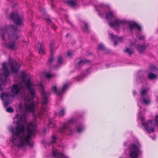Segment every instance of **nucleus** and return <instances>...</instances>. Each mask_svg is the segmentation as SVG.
Here are the masks:
<instances>
[{
    "label": "nucleus",
    "instance_id": "1",
    "mask_svg": "<svg viewBox=\"0 0 158 158\" xmlns=\"http://www.w3.org/2000/svg\"><path fill=\"white\" fill-rule=\"evenodd\" d=\"M21 81L19 84L13 85L11 88L10 92H2L1 95L2 100L4 101L5 107L10 103L11 97H15L21 94L23 97L24 103L20 104L19 108L20 111V114H17L13 118V123H16V127H10V131L12 133L11 139L14 145L19 147L29 145L32 146L31 143V136L36 131V121L30 122L27 123V128L25 125L27 122V116L30 112L33 113V115L35 118H41L44 113L48 111L47 106L48 103V94L45 92L42 83H40V89L42 94V108L39 111L34 113L35 110V103L34 99L35 96L36 89L34 85L28 78L26 74L22 73L20 75Z\"/></svg>",
    "mask_w": 158,
    "mask_h": 158
},
{
    "label": "nucleus",
    "instance_id": "2",
    "mask_svg": "<svg viewBox=\"0 0 158 158\" xmlns=\"http://www.w3.org/2000/svg\"><path fill=\"white\" fill-rule=\"evenodd\" d=\"M18 33L19 30L17 26L14 25H6L1 28L0 35L2 40L5 41L6 39L8 37L10 40L8 43L5 42L6 47L12 50L16 49L15 41L20 37Z\"/></svg>",
    "mask_w": 158,
    "mask_h": 158
},
{
    "label": "nucleus",
    "instance_id": "3",
    "mask_svg": "<svg viewBox=\"0 0 158 158\" xmlns=\"http://www.w3.org/2000/svg\"><path fill=\"white\" fill-rule=\"evenodd\" d=\"M9 63L8 65L6 63L2 64V70L4 71L2 74H0V90H3L2 86L6 85L7 82L9 83L10 80L8 76L10 74L8 67L10 71L13 73H17L20 67V64L16 61L15 60L10 57L8 59Z\"/></svg>",
    "mask_w": 158,
    "mask_h": 158
},
{
    "label": "nucleus",
    "instance_id": "4",
    "mask_svg": "<svg viewBox=\"0 0 158 158\" xmlns=\"http://www.w3.org/2000/svg\"><path fill=\"white\" fill-rule=\"evenodd\" d=\"M105 18L107 20L115 19L114 21H111L109 22V25L111 27H119L120 25L127 24L128 25L129 29L131 32L133 30L136 29L139 31L141 30L140 26L137 23L133 21H127L126 20L117 19L112 12H108L106 13Z\"/></svg>",
    "mask_w": 158,
    "mask_h": 158
},
{
    "label": "nucleus",
    "instance_id": "5",
    "mask_svg": "<svg viewBox=\"0 0 158 158\" xmlns=\"http://www.w3.org/2000/svg\"><path fill=\"white\" fill-rule=\"evenodd\" d=\"M140 145L139 142L137 141L136 144H131L129 148V158H139L140 154L139 147Z\"/></svg>",
    "mask_w": 158,
    "mask_h": 158
},
{
    "label": "nucleus",
    "instance_id": "6",
    "mask_svg": "<svg viewBox=\"0 0 158 158\" xmlns=\"http://www.w3.org/2000/svg\"><path fill=\"white\" fill-rule=\"evenodd\" d=\"M75 122V119L72 118L69 121L65 122L62 127L59 130V131L61 133H66L68 135H70L73 133V131L70 128L71 125Z\"/></svg>",
    "mask_w": 158,
    "mask_h": 158
},
{
    "label": "nucleus",
    "instance_id": "7",
    "mask_svg": "<svg viewBox=\"0 0 158 158\" xmlns=\"http://www.w3.org/2000/svg\"><path fill=\"white\" fill-rule=\"evenodd\" d=\"M147 90L144 88L141 89L140 92L141 98L139 101L143 104L147 105L150 103V99L147 94Z\"/></svg>",
    "mask_w": 158,
    "mask_h": 158
},
{
    "label": "nucleus",
    "instance_id": "8",
    "mask_svg": "<svg viewBox=\"0 0 158 158\" xmlns=\"http://www.w3.org/2000/svg\"><path fill=\"white\" fill-rule=\"evenodd\" d=\"M10 18L17 25H20L22 23V18L19 15L17 12L12 13L10 15Z\"/></svg>",
    "mask_w": 158,
    "mask_h": 158
},
{
    "label": "nucleus",
    "instance_id": "9",
    "mask_svg": "<svg viewBox=\"0 0 158 158\" xmlns=\"http://www.w3.org/2000/svg\"><path fill=\"white\" fill-rule=\"evenodd\" d=\"M52 155L54 157L57 158H69L66 155L54 148V146H53Z\"/></svg>",
    "mask_w": 158,
    "mask_h": 158
},
{
    "label": "nucleus",
    "instance_id": "10",
    "mask_svg": "<svg viewBox=\"0 0 158 158\" xmlns=\"http://www.w3.org/2000/svg\"><path fill=\"white\" fill-rule=\"evenodd\" d=\"M68 83H66L64 85L61 89H57L56 86H54L52 88V90L53 92L58 95H60L65 91L66 89L68 88Z\"/></svg>",
    "mask_w": 158,
    "mask_h": 158
},
{
    "label": "nucleus",
    "instance_id": "11",
    "mask_svg": "<svg viewBox=\"0 0 158 158\" xmlns=\"http://www.w3.org/2000/svg\"><path fill=\"white\" fill-rule=\"evenodd\" d=\"M54 46V43L53 42H51L50 44V53L52 56L48 60V65H50L53 61L54 59L53 55L54 51V49L53 48Z\"/></svg>",
    "mask_w": 158,
    "mask_h": 158
},
{
    "label": "nucleus",
    "instance_id": "12",
    "mask_svg": "<svg viewBox=\"0 0 158 158\" xmlns=\"http://www.w3.org/2000/svg\"><path fill=\"white\" fill-rule=\"evenodd\" d=\"M109 35L110 36V38L113 40L114 42V44L115 46L117 44L118 41H122V38H118V36L114 35L113 33H109Z\"/></svg>",
    "mask_w": 158,
    "mask_h": 158
},
{
    "label": "nucleus",
    "instance_id": "13",
    "mask_svg": "<svg viewBox=\"0 0 158 158\" xmlns=\"http://www.w3.org/2000/svg\"><path fill=\"white\" fill-rule=\"evenodd\" d=\"M39 53L41 55H43L45 54V51L43 44H40L39 47Z\"/></svg>",
    "mask_w": 158,
    "mask_h": 158
},
{
    "label": "nucleus",
    "instance_id": "14",
    "mask_svg": "<svg viewBox=\"0 0 158 158\" xmlns=\"http://www.w3.org/2000/svg\"><path fill=\"white\" fill-rule=\"evenodd\" d=\"M68 4L71 7H73L76 6L77 5V2L75 0H70L67 2Z\"/></svg>",
    "mask_w": 158,
    "mask_h": 158
},
{
    "label": "nucleus",
    "instance_id": "15",
    "mask_svg": "<svg viewBox=\"0 0 158 158\" xmlns=\"http://www.w3.org/2000/svg\"><path fill=\"white\" fill-rule=\"evenodd\" d=\"M124 52L129 55H131L133 52V50L131 48H127L124 50Z\"/></svg>",
    "mask_w": 158,
    "mask_h": 158
},
{
    "label": "nucleus",
    "instance_id": "16",
    "mask_svg": "<svg viewBox=\"0 0 158 158\" xmlns=\"http://www.w3.org/2000/svg\"><path fill=\"white\" fill-rule=\"evenodd\" d=\"M148 78L150 80H152L156 78V76L154 73L151 72L148 73L147 76Z\"/></svg>",
    "mask_w": 158,
    "mask_h": 158
},
{
    "label": "nucleus",
    "instance_id": "17",
    "mask_svg": "<svg viewBox=\"0 0 158 158\" xmlns=\"http://www.w3.org/2000/svg\"><path fill=\"white\" fill-rule=\"evenodd\" d=\"M146 46L145 45H139L138 47V49L139 52L142 53L145 49Z\"/></svg>",
    "mask_w": 158,
    "mask_h": 158
},
{
    "label": "nucleus",
    "instance_id": "18",
    "mask_svg": "<svg viewBox=\"0 0 158 158\" xmlns=\"http://www.w3.org/2000/svg\"><path fill=\"white\" fill-rule=\"evenodd\" d=\"M89 62V60H81L78 63L77 66L78 67H80L82 65L86 63H88Z\"/></svg>",
    "mask_w": 158,
    "mask_h": 158
},
{
    "label": "nucleus",
    "instance_id": "19",
    "mask_svg": "<svg viewBox=\"0 0 158 158\" xmlns=\"http://www.w3.org/2000/svg\"><path fill=\"white\" fill-rule=\"evenodd\" d=\"M46 21L47 23H49L51 25L52 27L55 30H56V27L55 26L53 23L52 22L51 20L49 18L47 19H46Z\"/></svg>",
    "mask_w": 158,
    "mask_h": 158
},
{
    "label": "nucleus",
    "instance_id": "20",
    "mask_svg": "<svg viewBox=\"0 0 158 158\" xmlns=\"http://www.w3.org/2000/svg\"><path fill=\"white\" fill-rule=\"evenodd\" d=\"M63 58L61 56H60L58 58V60L57 62V66L55 67V68L57 69L58 68V66L61 64L62 63Z\"/></svg>",
    "mask_w": 158,
    "mask_h": 158
},
{
    "label": "nucleus",
    "instance_id": "21",
    "mask_svg": "<svg viewBox=\"0 0 158 158\" xmlns=\"http://www.w3.org/2000/svg\"><path fill=\"white\" fill-rule=\"evenodd\" d=\"M84 127L82 125L80 124L77 127V132L78 133H81L83 130Z\"/></svg>",
    "mask_w": 158,
    "mask_h": 158
},
{
    "label": "nucleus",
    "instance_id": "22",
    "mask_svg": "<svg viewBox=\"0 0 158 158\" xmlns=\"http://www.w3.org/2000/svg\"><path fill=\"white\" fill-rule=\"evenodd\" d=\"M83 25L84 26V27L83 28V31L86 32H88L89 31V28L88 24L85 23H84Z\"/></svg>",
    "mask_w": 158,
    "mask_h": 158
},
{
    "label": "nucleus",
    "instance_id": "23",
    "mask_svg": "<svg viewBox=\"0 0 158 158\" xmlns=\"http://www.w3.org/2000/svg\"><path fill=\"white\" fill-rule=\"evenodd\" d=\"M149 69L150 70L153 71H155L157 70V68L153 64H151L149 66Z\"/></svg>",
    "mask_w": 158,
    "mask_h": 158
},
{
    "label": "nucleus",
    "instance_id": "24",
    "mask_svg": "<svg viewBox=\"0 0 158 158\" xmlns=\"http://www.w3.org/2000/svg\"><path fill=\"white\" fill-rule=\"evenodd\" d=\"M55 126V123H53L51 120H50L49 122V124L48 125V127L49 128L54 127Z\"/></svg>",
    "mask_w": 158,
    "mask_h": 158
},
{
    "label": "nucleus",
    "instance_id": "25",
    "mask_svg": "<svg viewBox=\"0 0 158 158\" xmlns=\"http://www.w3.org/2000/svg\"><path fill=\"white\" fill-rule=\"evenodd\" d=\"M98 48L99 49L102 50L103 51H105L106 50V48L104 47V45L102 44H99Z\"/></svg>",
    "mask_w": 158,
    "mask_h": 158
},
{
    "label": "nucleus",
    "instance_id": "26",
    "mask_svg": "<svg viewBox=\"0 0 158 158\" xmlns=\"http://www.w3.org/2000/svg\"><path fill=\"white\" fill-rule=\"evenodd\" d=\"M65 109L64 108L62 109L58 114L61 116H63L64 115L65 113Z\"/></svg>",
    "mask_w": 158,
    "mask_h": 158
},
{
    "label": "nucleus",
    "instance_id": "27",
    "mask_svg": "<svg viewBox=\"0 0 158 158\" xmlns=\"http://www.w3.org/2000/svg\"><path fill=\"white\" fill-rule=\"evenodd\" d=\"M45 75L48 78H49L52 77L54 76L53 75L51 74L49 72H47L45 73Z\"/></svg>",
    "mask_w": 158,
    "mask_h": 158
},
{
    "label": "nucleus",
    "instance_id": "28",
    "mask_svg": "<svg viewBox=\"0 0 158 158\" xmlns=\"http://www.w3.org/2000/svg\"><path fill=\"white\" fill-rule=\"evenodd\" d=\"M56 135H52V140L51 141V143H56Z\"/></svg>",
    "mask_w": 158,
    "mask_h": 158
},
{
    "label": "nucleus",
    "instance_id": "29",
    "mask_svg": "<svg viewBox=\"0 0 158 158\" xmlns=\"http://www.w3.org/2000/svg\"><path fill=\"white\" fill-rule=\"evenodd\" d=\"M6 111L8 112L12 113L14 112V110L11 107H9L6 109Z\"/></svg>",
    "mask_w": 158,
    "mask_h": 158
},
{
    "label": "nucleus",
    "instance_id": "30",
    "mask_svg": "<svg viewBox=\"0 0 158 158\" xmlns=\"http://www.w3.org/2000/svg\"><path fill=\"white\" fill-rule=\"evenodd\" d=\"M138 105H139V104H138ZM139 106L140 108V109L139 110V115H140L141 114H142V110H144V111H145V109L144 108L143 109L141 107V106H139Z\"/></svg>",
    "mask_w": 158,
    "mask_h": 158
},
{
    "label": "nucleus",
    "instance_id": "31",
    "mask_svg": "<svg viewBox=\"0 0 158 158\" xmlns=\"http://www.w3.org/2000/svg\"><path fill=\"white\" fill-rule=\"evenodd\" d=\"M138 38L139 40H144V37L143 35H140L138 36Z\"/></svg>",
    "mask_w": 158,
    "mask_h": 158
},
{
    "label": "nucleus",
    "instance_id": "32",
    "mask_svg": "<svg viewBox=\"0 0 158 158\" xmlns=\"http://www.w3.org/2000/svg\"><path fill=\"white\" fill-rule=\"evenodd\" d=\"M82 77L81 76H78L76 78V79L77 81H79L81 80Z\"/></svg>",
    "mask_w": 158,
    "mask_h": 158
},
{
    "label": "nucleus",
    "instance_id": "33",
    "mask_svg": "<svg viewBox=\"0 0 158 158\" xmlns=\"http://www.w3.org/2000/svg\"><path fill=\"white\" fill-rule=\"evenodd\" d=\"M72 53L71 52L69 51L67 53V56H70L72 55Z\"/></svg>",
    "mask_w": 158,
    "mask_h": 158
},
{
    "label": "nucleus",
    "instance_id": "34",
    "mask_svg": "<svg viewBox=\"0 0 158 158\" xmlns=\"http://www.w3.org/2000/svg\"><path fill=\"white\" fill-rule=\"evenodd\" d=\"M100 7H102V8H104V6L103 5H101L100 6Z\"/></svg>",
    "mask_w": 158,
    "mask_h": 158
},
{
    "label": "nucleus",
    "instance_id": "35",
    "mask_svg": "<svg viewBox=\"0 0 158 158\" xmlns=\"http://www.w3.org/2000/svg\"><path fill=\"white\" fill-rule=\"evenodd\" d=\"M109 66H110L109 64H106V66H107V67H108Z\"/></svg>",
    "mask_w": 158,
    "mask_h": 158
},
{
    "label": "nucleus",
    "instance_id": "36",
    "mask_svg": "<svg viewBox=\"0 0 158 158\" xmlns=\"http://www.w3.org/2000/svg\"><path fill=\"white\" fill-rule=\"evenodd\" d=\"M69 35V34H67L66 35V37H67Z\"/></svg>",
    "mask_w": 158,
    "mask_h": 158
},
{
    "label": "nucleus",
    "instance_id": "37",
    "mask_svg": "<svg viewBox=\"0 0 158 158\" xmlns=\"http://www.w3.org/2000/svg\"><path fill=\"white\" fill-rule=\"evenodd\" d=\"M133 94H134V95H135V94H136V93H135V91H134L133 92Z\"/></svg>",
    "mask_w": 158,
    "mask_h": 158
},
{
    "label": "nucleus",
    "instance_id": "38",
    "mask_svg": "<svg viewBox=\"0 0 158 158\" xmlns=\"http://www.w3.org/2000/svg\"><path fill=\"white\" fill-rule=\"evenodd\" d=\"M54 5L53 4L52 5V8H53Z\"/></svg>",
    "mask_w": 158,
    "mask_h": 158
},
{
    "label": "nucleus",
    "instance_id": "39",
    "mask_svg": "<svg viewBox=\"0 0 158 158\" xmlns=\"http://www.w3.org/2000/svg\"><path fill=\"white\" fill-rule=\"evenodd\" d=\"M105 7H106V6H104V9L105 10V9H106V8H105Z\"/></svg>",
    "mask_w": 158,
    "mask_h": 158
},
{
    "label": "nucleus",
    "instance_id": "40",
    "mask_svg": "<svg viewBox=\"0 0 158 158\" xmlns=\"http://www.w3.org/2000/svg\"><path fill=\"white\" fill-rule=\"evenodd\" d=\"M66 22H67V23H68V22H69V21H68V20H67V21H66Z\"/></svg>",
    "mask_w": 158,
    "mask_h": 158
}]
</instances>
